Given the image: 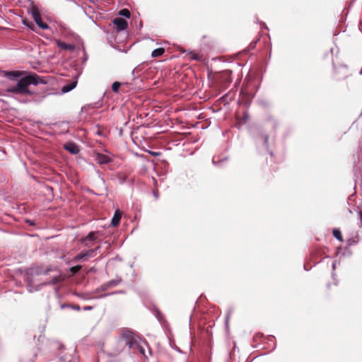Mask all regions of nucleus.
Segmentation results:
<instances>
[{"label":"nucleus","instance_id":"f257e3e1","mask_svg":"<svg viewBox=\"0 0 362 362\" xmlns=\"http://www.w3.org/2000/svg\"><path fill=\"white\" fill-rule=\"evenodd\" d=\"M39 83L43 82L39 81L36 74L28 75L21 78L15 86L8 88L7 91L16 95H33L34 93L30 90L29 86H36Z\"/></svg>","mask_w":362,"mask_h":362},{"label":"nucleus","instance_id":"f03ea898","mask_svg":"<svg viewBox=\"0 0 362 362\" xmlns=\"http://www.w3.org/2000/svg\"><path fill=\"white\" fill-rule=\"evenodd\" d=\"M31 15H32L33 20L36 23V24L40 28L45 30L49 28L48 25L42 21V18H41V14L37 8H35V7L32 8Z\"/></svg>","mask_w":362,"mask_h":362},{"label":"nucleus","instance_id":"7ed1b4c3","mask_svg":"<svg viewBox=\"0 0 362 362\" xmlns=\"http://www.w3.org/2000/svg\"><path fill=\"white\" fill-rule=\"evenodd\" d=\"M100 250V247H98L96 249H91L88 250L86 252L80 253L77 255L74 259L73 261L76 262L81 259L88 260L89 258L93 257L96 255V251Z\"/></svg>","mask_w":362,"mask_h":362},{"label":"nucleus","instance_id":"20e7f679","mask_svg":"<svg viewBox=\"0 0 362 362\" xmlns=\"http://www.w3.org/2000/svg\"><path fill=\"white\" fill-rule=\"evenodd\" d=\"M24 72L21 71H2L0 70V76L8 78L11 80H16L23 75Z\"/></svg>","mask_w":362,"mask_h":362},{"label":"nucleus","instance_id":"39448f33","mask_svg":"<svg viewBox=\"0 0 362 362\" xmlns=\"http://www.w3.org/2000/svg\"><path fill=\"white\" fill-rule=\"evenodd\" d=\"M113 23L116 25V28L118 31L125 30L128 25L127 21L122 18H115L113 20Z\"/></svg>","mask_w":362,"mask_h":362},{"label":"nucleus","instance_id":"423d86ee","mask_svg":"<svg viewBox=\"0 0 362 362\" xmlns=\"http://www.w3.org/2000/svg\"><path fill=\"white\" fill-rule=\"evenodd\" d=\"M95 160L100 165L107 164L112 161V159L107 155L98 153L95 154Z\"/></svg>","mask_w":362,"mask_h":362},{"label":"nucleus","instance_id":"0eeeda50","mask_svg":"<svg viewBox=\"0 0 362 362\" xmlns=\"http://www.w3.org/2000/svg\"><path fill=\"white\" fill-rule=\"evenodd\" d=\"M64 148L72 154H76L79 152L78 146L74 142H69L65 144Z\"/></svg>","mask_w":362,"mask_h":362},{"label":"nucleus","instance_id":"6e6552de","mask_svg":"<svg viewBox=\"0 0 362 362\" xmlns=\"http://www.w3.org/2000/svg\"><path fill=\"white\" fill-rule=\"evenodd\" d=\"M57 45L59 48H61L62 49H64V50H67V49L73 50V49H74V47H75L74 45L67 44V43L62 42L60 40H58L57 42Z\"/></svg>","mask_w":362,"mask_h":362},{"label":"nucleus","instance_id":"1a4fd4ad","mask_svg":"<svg viewBox=\"0 0 362 362\" xmlns=\"http://www.w3.org/2000/svg\"><path fill=\"white\" fill-rule=\"evenodd\" d=\"M76 83H77V81H72L71 83H70L69 84L64 86L62 88V91L64 93L71 91L76 87Z\"/></svg>","mask_w":362,"mask_h":362},{"label":"nucleus","instance_id":"9d476101","mask_svg":"<svg viewBox=\"0 0 362 362\" xmlns=\"http://www.w3.org/2000/svg\"><path fill=\"white\" fill-rule=\"evenodd\" d=\"M96 234H97V233H95V232H90L86 236V238H84L82 240V243H84L86 245H88V244L86 243V241H93V240H95V238H96Z\"/></svg>","mask_w":362,"mask_h":362},{"label":"nucleus","instance_id":"9b49d317","mask_svg":"<svg viewBox=\"0 0 362 362\" xmlns=\"http://www.w3.org/2000/svg\"><path fill=\"white\" fill-rule=\"evenodd\" d=\"M121 217L122 216L120 213L119 212L118 210H117L114 214V216L112 218V225L113 226H117L121 220Z\"/></svg>","mask_w":362,"mask_h":362},{"label":"nucleus","instance_id":"f8f14e48","mask_svg":"<svg viewBox=\"0 0 362 362\" xmlns=\"http://www.w3.org/2000/svg\"><path fill=\"white\" fill-rule=\"evenodd\" d=\"M165 52V49L164 48H162V47H159V48H157V49H155L154 50H153V52H151V56L153 57H158L160 56H161Z\"/></svg>","mask_w":362,"mask_h":362},{"label":"nucleus","instance_id":"ddd939ff","mask_svg":"<svg viewBox=\"0 0 362 362\" xmlns=\"http://www.w3.org/2000/svg\"><path fill=\"white\" fill-rule=\"evenodd\" d=\"M119 14L122 16H124L127 18H130V16H131V13H130V11L127 9V8H124V9H122L119 12Z\"/></svg>","mask_w":362,"mask_h":362},{"label":"nucleus","instance_id":"4468645a","mask_svg":"<svg viewBox=\"0 0 362 362\" xmlns=\"http://www.w3.org/2000/svg\"><path fill=\"white\" fill-rule=\"evenodd\" d=\"M333 235L339 241H342V235L339 230L334 229L333 230Z\"/></svg>","mask_w":362,"mask_h":362},{"label":"nucleus","instance_id":"2eb2a0df","mask_svg":"<svg viewBox=\"0 0 362 362\" xmlns=\"http://www.w3.org/2000/svg\"><path fill=\"white\" fill-rule=\"evenodd\" d=\"M120 86L121 83L119 82L115 81L112 85V89L114 92L117 93Z\"/></svg>","mask_w":362,"mask_h":362},{"label":"nucleus","instance_id":"dca6fc26","mask_svg":"<svg viewBox=\"0 0 362 362\" xmlns=\"http://www.w3.org/2000/svg\"><path fill=\"white\" fill-rule=\"evenodd\" d=\"M81 269V266L80 265H77V266H74V267H71L70 268V272L74 274H76L77 272H78Z\"/></svg>","mask_w":362,"mask_h":362},{"label":"nucleus","instance_id":"f3484780","mask_svg":"<svg viewBox=\"0 0 362 362\" xmlns=\"http://www.w3.org/2000/svg\"><path fill=\"white\" fill-rule=\"evenodd\" d=\"M118 180L119 184H124L126 181V177L124 175H119Z\"/></svg>","mask_w":362,"mask_h":362},{"label":"nucleus","instance_id":"a211bd4d","mask_svg":"<svg viewBox=\"0 0 362 362\" xmlns=\"http://www.w3.org/2000/svg\"><path fill=\"white\" fill-rule=\"evenodd\" d=\"M124 343L126 345H128L129 348L133 347V341H130L129 339H125Z\"/></svg>","mask_w":362,"mask_h":362},{"label":"nucleus","instance_id":"6ab92c4d","mask_svg":"<svg viewBox=\"0 0 362 362\" xmlns=\"http://www.w3.org/2000/svg\"><path fill=\"white\" fill-rule=\"evenodd\" d=\"M191 58L194 60L199 59V57L197 54H192Z\"/></svg>","mask_w":362,"mask_h":362},{"label":"nucleus","instance_id":"aec40b11","mask_svg":"<svg viewBox=\"0 0 362 362\" xmlns=\"http://www.w3.org/2000/svg\"><path fill=\"white\" fill-rule=\"evenodd\" d=\"M268 139H269L268 136H264V144H265V145H266L267 146H268Z\"/></svg>","mask_w":362,"mask_h":362},{"label":"nucleus","instance_id":"412c9836","mask_svg":"<svg viewBox=\"0 0 362 362\" xmlns=\"http://www.w3.org/2000/svg\"><path fill=\"white\" fill-rule=\"evenodd\" d=\"M83 309H84L85 310H91V309H92V308H91V307H90V306H86V307H84V308H83Z\"/></svg>","mask_w":362,"mask_h":362},{"label":"nucleus","instance_id":"4be33fe9","mask_svg":"<svg viewBox=\"0 0 362 362\" xmlns=\"http://www.w3.org/2000/svg\"><path fill=\"white\" fill-rule=\"evenodd\" d=\"M72 308H73V309L76 310H80V307L78 305L73 306Z\"/></svg>","mask_w":362,"mask_h":362},{"label":"nucleus","instance_id":"5701e85b","mask_svg":"<svg viewBox=\"0 0 362 362\" xmlns=\"http://www.w3.org/2000/svg\"><path fill=\"white\" fill-rule=\"evenodd\" d=\"M151 154L153 155V156H158V155H159V153L153 152V153H151Z\"/></svg>","mask_w":362,"mask_h":362},{"label":"nucleus","instance_id":"b1692460","mask_svg":"<svg viewBox=\"0 0 362 362\" xmlns=\"http://www.w3.org/2000/svg\"><path fill=\"white\" fill-rule=\"evenodd\" d=\"M359 215H360V218H361V226H362V213L360 212Z\"/></svg>","mask_w":362,"mask_h":362},{"label":"nucleus","instance_id":"393cba45","mask_svg":"<svg viewBox=\"0 0 362 362\" xmlns=\"http://www.w3.org/2000/svg\"><path fill=\"white\" fill-rule=\"evenodd\" d=\"M140 351L142 353V354H144V349L143 348H140Z\"/></svg>","mask_w":362,"mask_h":362},{"label":"nucleus","instance_id":"a878e982","mask_svg":"<svg viewBox=\"0 0 362 362\" xmlns=\"http://www.w3.org/2000/svg\"><path fill=\"white\" fill-rule=\"evenodd\" d=\"M154 196L156 197V199H158V194H157V193L154 192Z\"/></svg>","mask_w":362,"mask_h":362},{"label":"nucleus","instance_id":"bb28decb","mask_svg":"<svg viewBox=\"0 0 362 362\" xmlns=\"http://www.w3.org/2000/svg\"><path fill=\"white\" fill-rule=\"evenodd\" d=\"M93 270H94V268H91V269H90V272L93 271Z\"/></svg>","mask_w":362,"mask_h":362}]
</instances>
